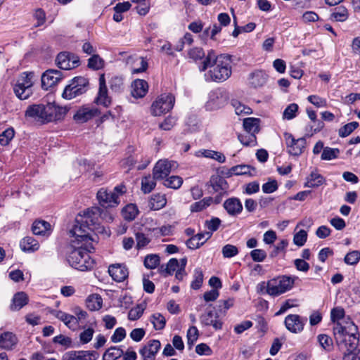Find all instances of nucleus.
Returning <instances> with one entry per match:
<instances>
[{"label": "nucleus", "instance_id": "f257e3e1", "mask_svg": "<svg viewBox=\"0 0 360 360\" xmlns=\"http://www.w3.org/2000/svg\"><path fill=\"white\" fill-rule=\"evenodd\" d=\"M101 219L110 223L113 221L114 217L108 211L101 210L98 207L89 208L84 211L79 218L75 219V224L70 230V234L82 241L92 240L91 232H101L103 229L101 226Z\"/></svg>", "mask_w": 360, "mask_h": 360}, {"label": "nucleus", "instance_id": "f03ea898", "mask_svg": "<svg viewBox=\"0 0 360 360\" xmlns=\"http://www.w3.org/2000/svg\"><path fill=\"white\" fill-rule=\"evenodd\" d=\"M231 56L228 54L217 55L214 50H210L201 65L199 66L200 72L210 70L205 74L207 82L217 83L227 80L231 75Z\"/></svg>", "mask_w": 360, "mask_h": 360}, {"label": "nucleus", "instance_id": "7ed1b4c3", "mask_svg": "<svg viewBox=\"0 0 360 360\" xmlns=\"http://www.w3.org/2000/svg\"><path fill=\"white\" fill-rule=\"evenodd\" d=\"M67 112L65 108L56 105L54 103L30 105L25 117L41 124H46L63 118Z\"/></svg>", "mask_w": 360, "mask_h": 360}, {"label": "nucleus", "instance_id": "20e7f679", "mask_svg": "<svg viewBox=\"0 0 360 360\" xmlns=\"http://www.w3.org/2000/svg\"><path fill=\"white\" fill-rule=\"evenodd\" d=\"M70 237L74 239L71 240V245L68 249L67 261L69 264L79 271H84L91 269L94 267V260L91 258L86 247H83L89 241L77 240L76 237Z\"/></svg>", "mask_w": 360, "mask_h": 360}, {"label": "nucleus", "instance_id": "39448f33", "mask_svg": "<svg viewBox=\"0 0 360 360\" xmlns=\"http://www.w3.org/2000/svg\"><path fill=\"white\" fill-rule=\"evenodd\" d=\"M334 336L339 349L344 355V360H359L356 353L359 338L356 334L348 333L346 327L338 323L334 328Z\"/></svg>", "mask_w": 360, "mask_h": 360}, {"label": "nucleus", "instance_id": "423d86ee", "mask_svg": "<svg viewBox=\"0 0 360 360\" xmlns=\"http://www.w3.org/2000/svg\"><path fill=\"white\" fill-rule=\"evenodd\" d=\"M298 278L297 276H280L266 283V292L271 297H278L290 290Z\"/></svg>", "mask_w": 360, "mask_h": 360}, {"label": "nucleus", "instance_id": "0eeeda50", "mask_svg": "<svg viewBox=\"0 0 360 360\" xmlns=\"http://www.w3.org/2000/svg\"><path fill=\"white\" fill-rule=\"evenodd\" d=\"M33 72H24L20 74L13 86L16 96L20 100L27 99L32 94Z\"/></svg>", "mask_w": 360, "mask_h": 360}, {"label": "nucleus", "instance_id": "6e6552de", "mask_svg": "<svg viewBox=\"0 0 360 360\" xmlns=\"http://www.w3.org/2000/svg\"><path fill=\"white\" fill-rule=\"evenodd\" d=\"M89 89V80L84 77H75L70 80L63 92V97L65 99H72L85 94Z\"/></svg>", "mask_w": 360, "mask_h": 360}, {"label": "nucleus", "instance_id": "1a4fd4ad", "mask_svg": "<svg viewBox=\"0 0 360 360\" xmlns=\"http://www.w3.org/2000/svg\"><path fill=\"white\" fill-rule=\"evenodd\" d=\"M175 98L171 94H163L158 96L151 105V113L154 116H160L171 110L174 105Z\"/></svg>", "mask_w": 360, "mask_h": 360}, {"label": "nucleus", "instance_id": "9d476101", "mask_svg": "<svg viewBox=\"0 0 360 360\" xmlns=\"http://www.w3.org/2000/svg\"><path fill=\"white\" fill-rule=\"evenodd\" d=\"M287 152L292 156L298 157L304 151L307 146L305 137L295 139L292 134L285 132L283 134Z\"/></svg>", "mask_w": 360, "mask_h": 360}, {"label": "nucleus", "instance_id": "9b49d317", "mask_svg": "<svg viewBox=\"0 0 360 360\" xmlns=\"http://www.w3.org/2000/svg\"><path fill=\"white\" fill-rule=\"evenodd\" d=\"M56 63L60 69L69 70L78 67L80 65V61L77 55L63 51L58 54Z\"/></svg>", "mask_w": 360, "mask_h": 360}, {"label": "nucleus", "instance_id": "f8f14e48", "mask_svg": "<svg viewBox=\"0 0 360 360\" xmlns=\"http://www.w3.org/2000/svg\"><path fill=\"white\" fill-rule=\"evenodd\" d=\"M226 103V96L224 91L220 89H216L209 93L205 108L207 110H214L223 107Z\"/></svg>", "mask_w": 360, "mask_h": 360}, {"label": "nucleus", "instance_id": "ddd939ff", "mask_svg": "<svg viewBox=\"0 0 360 360\" xmlns=\"http://www.w3.org/2000/svg\"><path fill=\"white\" fill-rule=\"evenodd\" d=\"M176 167L177 163L176 162L160 160L155 164L153 170V175L156 180L163 179Z\"/></svg>", "mask_w": 360, "mask_h": 360}, {"label": "nucleus", "instance_id": "4468645a", "mask_svg": "<svg viewBox=\"0 0 360 360\" xmlns=\"http://www.w3.org/2000/svg\"><path fill=\"white\" fill-rule=\"evenodd\" d=\"M95 101L98 105H101L106 108L112 103V98L108 94L104 74L101 75L99 77L98 92Z\"/></svg>", "mask_w": 360, "mask_h": 360}, {"label": "nucleus", "instance_id": "2eb2a0df", "mask_svg": "<svg viewBox=\"0 0 360 360\" xmlns=\"http://www.w3.org/2000/svg\"><path fill=\"white\" fill-rule=\"evenodd\" d=\"M63 73L57 70L49 69L43 73L41 76V86L43 89H49L57 84L63 78Z\"/></svg>", "mask_w": 360, "mask_h": 360}, {"label": "nucleus", "instance_id": "dca6fc26", "mask_svg": "<svg viewBox=\"0 0 360 360\" xmlns=\"http://www.w3.org/2000/svg\"><path fill=\"white\" fill-rule=\"evenodd\" d=\"M307 320V318H302L297 314H289L285 317L284 323L289 331L298 333L303 330Z\"/></svg>", "mask_w": 360, "mask_h": 360}, {"label": "nucleus", "instance_id": "f3484780", "mask_svg": "<svg viewBox=\"0 0 360 360\" xmlns=\"http://www.w3.org/2000/svg\"><path fill=\"white\" fill-rule=\"evenodd\" d=\"M99 204L103 207H115L119 204L118 195L115 192H108L100 189L96 195Z\"/></svg>", "mask_w": 360, "mask_h": 360}, {"label": "nucleus", "instance_id": "a211bd4d", "mask_svg": "<svg viewBox=\"0 0 360 360\" xmlns=\"http://www.w3.org/2000/svg\"><path fill=\"white\" fill-rule=\"evenodd\" d=\"M99 110L94 107L83 105L79 108L73 116L74 120L78 123H84L94 117L98 116Z\"/></svg>", "mask_w": 360, "mask_h": 360}, {"label": "nucleus", "instance_id": "6ab92c4d", "mask_svg": "<svg viewBox=\"0 0 360 360\" xmlns=\"http://www.w3.org/2000/svg\"><path fill=\"white\" fill-rule=\"evenodd\" d=\"M108 273L117 282H122L128 278L129 271L124 264H113L109 266Z\"/></svg>", "mask_w": 360, "mask_h": 360}, {"label": "nucleus", "instance_id": "aec40b11", "mask_svg": "<svg viewBox=\"0 0 360 360\" xmlns=\"http://www.w3.org/2000/svg\"><path fill=\"white\" fill-rule=\"evenodd\" d=\"M18 342L17 336L11 332H4L0 334V348L5 350H12Z\"/></svg>", "mask_w": 360, "mask_h": 360}, {"label": "nucleus", "instance_id": "412c9836", "mask_svg": "<svg viewBox=\"0 0 360 360\" xmlns=\"http://www.w3.org/2000/svg\"><path fill=\"white\" fill-rule=\"evenodd\" d=\"M223 206L228 214L231 216L238 215L243 210V205L240 200L234 197L226 200Z\"/></svg>", "mask_w": 360, "mask_h": 360}, {"label": "nucleus", "instance_id": "4be33fe9", "mask_svg": "<svg viewBox=\"0 0 360 360\" xmlns=\"http://www.w3.org/2000/svg\"><path fill=\"white\" fill-rule=\"evenodd\" d=\"M217 318V314L210 310L200 316V321L204 326H212L215 330H219L222 328V322Z\"/></svg>", "mask_w": 360, "mask_h": 360}, {"label": "nucleus", "instance_id": "5701e85b", "mask_svg": "<svg viewBox=\"0 0 360 360\" xmlns=\"http://www.w3.org/2000/svg\"><path fill=\"white\" fill-rule=\"evenodd\" d=\"M160 347L161 344L159 340H152L140 349L139 353L141 356H146L148 358H155Z\"/></svg>", "mask_w": 360, "mask_h": 360}, {"label": "nucleus", "instance_id": "b1692460", "mask_svg": "<svg viewBox=\"0 0 360 360\" xmlns=\"http://www.w3.org/2000/svg\"><path fill=\"white\" fill-rule=\"evenodd\" d=\"M248 80L251 86L261 87L266 82L267 75L262 70H255L249 75Z\"/></svg>", "mask_w": 360, "mask_h": 360}, {"label": "nucleus", "instance_id": "393cba45", "mask_svg": "<svg viewBox=\"0 0 360 360\" xmlns=\"http://www.w3.org/2000/svg\"><path fill=\"white\" fill-rule=\"evenodd\" d=\"M131 95L134 98H143L148 90V83L143 79H136L131 84Z\"/></svg>", "mask_w": 360, "mask_h": 360}, {"label": "nucleus", "instance_id": "a878e982", "mask_svg": "<svg viewBox=\"0 0 360 360\" xmlns=\"http://www.w3.org/2000/svg\"><path fill=\"white\" fill-rule=\"evenodd\" d=\"M28 300L25 292H16L13 297L9 308L11 311H18L28 303Z\"/></svg>", "mask_w": 360, "mask_h": 360}, {"label": "nucleus", "instance_id": "bb28decb", "mask_svg": "<svg viewBox=\"0 0 360 360\" xmlns=\"http://www.w3.org/2000/svg\"><path fill=\"white\" fill-rule=\"evenodd\" d=\"M51 224L44 220L35 221L32 227V232L37 236H49L51 233Z\"/></svg>", "mask_w": 360, "mask_h": 360}, {"label": "nucleus", "instance_id": "cd10ccee", "mask_svg": "<svg viewBox=\"0 0 360 360\" xmlns=\"http://www.w3.org/2000/svg\"><path fill=\"white\" fill-rule=\"evenodd\" d=\"M55 316L62 321L71 330H75L78 326V320L73 315L66 314L62 311H57Z\"/></svg>", "mask_w": 360, "mask_h": 360}, {"label": "nucleus", "instance_id": "c85d7f7f", "mask_svg": "<svg viewBox=\"0 0 360 360\" xmlns=\"http://www.w3.org/2000/svg\"><path fill=\"white\" fill-rule=\"evenodd\" d=\"M325 181L326 179L321 174H319L316 171H313L307 177L304 186L307 188H316L323 184Z\"/></svg>", "mask_w": 360, "mask_h": 360}, {"label": "nucleus", "instance_id": "c756f323", "mask_svg": "<svg viewBox=\"0 0 360 360\" xmlns=\"http://www.w3.org/2000/svg\"><path fill=\"white\" fill-rule=\"evenodd\" d=\"M20 246L23 252H34L39 248V242L32 236H27L22 238Z\"/></svg>", "mask_w": 360, "mask_h": 360}, {"label": "nucleus", "instance_id": "7c9ffc66", "mask_svg": "<svg viewBox=\"0 0 360 360\" xmlns=\"http://www.w3.org/2000/svg\"><path fill=\"white\" fill-rule=\"evenodd\" d=\"M166 204L167 199L165 195L157 193L151 196L148 202V207L152 210H159L163 208Z\"/></svg>", "mask_w": 360, "mask_h": 360}, {"label": "nucleus", "instance_id": "2f4dec72", "mask_svg": "<svg viewBox=\"0 0 360 360\" xmlns=\"http://www.w3.org/2000/svg\"><path fill=\"white\" fill-rule=\"evenodd\" d=\"M260 120L255 117H248L243 120V127L248 134L255 135L259 131Z\"/></svg>", "mask_w": 360, "mask_h": 360}, {"label": "nucleus", "instance_id": "473e14b6", "mask_svg": "<svg viewBox=\"0 0 360 360\" xmlns=\"http://www.w3.org/2000/svg\"><path fill=\"white\" fill-rule=\"evenodd\" d=\"M210 183L215 192L226 191L229 188V184L226 179L219 175L212 176Z\"/></svg>", "mask_w": 360, "mask_h": 360}, {"label": "nucleus", "instance_id": "72a5a7b5", "mask_svg": "<svg viewBox=\"0 0 360 360\" xmlns=\"http://www.w3.org/2000/svg\"><path fill=\"white\" fill-rule=\"evenodd\" d=\"M102 304V298L98 294H91L86 300V307L91 311L99 310Z\"/></svg>", "mask_w": 360, "mask_h": 360}, {"label": "nucleus", "instance_id": "f704fd0d", "mask_svg": "<svg viewBox=\"0 0 360 360\" xmlns=\"http://www.w3.org/2000/svg\"><path fill=\"white\" fill-rule=\"evenodd\" d=\"M349 17L348 10L343 6H340L334 9L330 15V20L337 22H345Z\"/></svg>", "mask_w": 360, "mask_h": 360}, {"label": "nucleus", "instance_id": "c9c22d12", "mask_svg": "<svg viewBox=\"0 0 360 360\" xmlns=\"http://www.w3.org/2000/svg\"><path fill=\"white\" fill-rule=\"evenodd\" d=\"M139 214V210L136 205H127L122 210L123 218L128 221L134 220Z\"/></svg>", "mask_w": 360, "mask_h": 360}, {"label": "nucleus", "instance_id": "e433bc0d", "mask_svg": "<svg viewBox=\"0 0 360 360\" xmlns=\"http://www.w3.org/2000/svg\"><path fill=\"white\" fill-rule=\"evenodd\" d=\"M124 354V351L118 347L112 346L105 350L102 360H116Z\"/></svg>", "mask_w": 360, "mask_h": 360}, {"label": "nucleus", "instance_id": "4c0bfd02", "mask_svg": "<svg viewBox=\"0 0 360 360\" xmlns=\"http://www.w3.org/2000/svg\"><path fill=\"white\" fill-rule=\"evenodd\" d=\"M109 86L111 92L115 94H120L124 91L123 78L118 76L112 77L109 80Z\"/></svg>", "mask_w": 360, "mask_h": 360}, {"label": "nucleus", "instance_id": "58836bf2", "mask_svg": "<svg viewBox=\"0 0 360 360\" xmlns=\"http://www.w3.org/2000/svg\"><path fill=\"white\" fill-rule=\"evenodd\" d=\"M205 238V234L198 233L191 237L186 242V246L191 250H195L201 247L205 241H201Z\"/></svg>", "mask_w": 360, "mask_h": 360}, {"label": "nucleus", "instance_id": "ea45409f", "mask_svg": "<svg viewBox=\"0 0 360 360\" xmlns=\"http://www.w3.org/2000/svg\"><path fill=\"white\" fill-rule=\"evenodd\" d=\"M213 201L212 197L204 198L202 200L194 202L191 205V211L192 212H200L209 207Z\"/></svg>", "mask_w": 360, "mask_h": 360}, {"label": "nucleus", "instance_id": "a19ab883", "mask_svg": "<svg viewBox=\"0 0 360 360\" xmlns=\"http://www.w3.org/2000/svg\"><path fill=\"white\" fill-rule=\"evenodd\" d=\"M155 180L154 176H144L141 180V191L144 193H150L156 186Z\"/></svg>", "mask_w": 360, "mask_h": 360}, {"label": "nucleus", "instance_id": "79ce46f5", "mask_svg": "<svg viewBox=\"0 0 360 360\" xmlns=\"http://www.w3.org/2000/svg\"><path fill=\"white\" fill-rule=\"evenodd\" d=\"M150 321L157 330H162L165 327L166 319L160 313H155L151 315Z\"/></svg>", "mask_w": 360, "mask_h": 360}, {"label": "nucleus", "instance_id": "37998d69", "mask_svg": "<svg viewBox=\"0 0 360 360\" xmlns=\"http://www.w3.org/2000/svg\"><path fill=\"white\" fill-rule=\"evenodd\" d=\"M345 309L341 307H335L331 310L330 319L332 322L335 323L333 329L337 326L338 323L342 326V324L340 323V321L343 319L345 318Z\"/></svg>", "mask_w": 360, "mask_h": 360}, {"label": "nucleus", "instance_id": "c03bdc74", "mask_svg": "<svg viewBox=\"0 0 360 360\" xmlns=\"http://www.w3.org/2000/svg\"><path fill=\"white\" fill-rule=\"evenodd\" d=\"M359 126V123L355 121L347 123L339 129L338 135L342 138L347 137L357 129Z\"/></svg>", "mask_w": 360, "mask_h": 360}, {"label": "nucleus", "instance_id": "a18cd8bd", "mask_svg": "<svg viewBox=\"0 0 360 360\" xmlns=\"http://www.w3.org/2000/svg\"><path fill=\"white\" fill-rule=\"evenodd\" d=\"M105 62L98 54H93L88 60V68L94 70L104 67Z\"/></svg>", "mask_w": 360, "mask_h": 360}, {"label": "nucleus", "instance_id": "49530a36", "mask_svg": "<svg viewBox=\"0 0 360 360\" xmlns=\"http://www.w3.org/2000/svg\"><path fill=\"white\" fill-rule=\"evenodd\" d=\"M179 266V261L176 258H172L167 263L165 268H164V266H161L160 271L166 275H172Z\"/></svg>", "mask_w": 360, "mask_h": 360}, {"label": "nucleus", "instance_id": "de8ad7c7", "mask_svg": "<svg viewBox=\"0 0 360 360\" xmlns=\"http://www.w3.org/2000/svg\"><path fill=\"white\" fill-rule=\"evenodd\" d=\"M183 184V179L179 176H171L167 178L164 181V185L170 188L177 189Z\"/></svg>", "mask_w": 360, "mask_h": 360}, {"label": "nucleus", "instance_id": "09e8293b", "mask_svg": "<svg viewBox=\"0 0 360 360\" xmlns=\"http://www.w3.org/2000/svg\"><path fill=\"white\" fill-rule=\"evenodd\" d=\"M144 266L148 269H155L160 264V257L158 255H148L144 259Z\"/></svg>", "mask_w": 360, "mask_h": 360}, {"label": "nucleus", "instance_id": "8fccbe9b", "mask_svg": "<svg viewBox=\"0 0 360 360\" xmlns=\"http://www.w3.org/2000/svg\"><path fill=\"white\" fill-rule=\"evenodd\" d=\"M238 139L245 146H255L257 145V138L253 134L246 133L245 134H240L238 135Z\"/></svg>", "mask_w": 360, "mask_h": 360}, {"label": "nucleus", "instance_id": "3c124183", "mask_svg": "<svg viewBox=\"0 0 360 360\" xmlns=\"http://www.w3.org/2000/svg\"><path fill=\"white\" fill-rule=\"evenodd\" d=\"M201 153L204 157L214 159L220 163H223L226 160V157L220 152L212 150H203Z\"/></svg>", "mask_w": 360, "mask_h": 360}, {"label": "nucleus", "instance_id": "603ef678", "mask_svg": "<svg viewBox=\"0 0 360 360\" xmlns=\"http://www.w3.org/2000/svg\"><path fill=\"white\" fill-rule=\"evenodd\" d=\"M340 150L338 148H332L330 147H326L323 150L321 154V159L323 160H330L335 159L340 154Z\"/></svg>", "mask_w": 360, "mask_h": 360}, {"label": "nucleus", "instance_id": "864d4df0", "mask_svg": "<svg viewBox=\"0 0 360 360\" xmlns=\"http://www.w3.org/2000/svg\"><path fill=\"white\" fill-rule=\"evenodd\" d=\"M193 278L194 279L191 284V287L194 290H198L201 287L203 282V274L200 268L195 269Z\"/></svg>", "mask_w": 360, "mask_h": 360}, {"label": "nucleus", "instance_id": "5fc2aeb1", "mask_svg": "<svg viewBox=\"0 0 360 360\" xmlns=\"http://www.w3.org/2000/svg\"><path fill=\"white\" fill-rule=\"evenodd\" d=\"M77 355V360H96L98 358V353L96 351H78L75 353Z\"/></svg>", "mask_w": 360, "mask_h": 360}, {"label": "nucleus", "instance_id": "6e6d98bb", "mask_svg": "<svg viewBox=\"0 0 360 360\" xmlns=\"http://www.w3.org/2000/svg\"><path fill=\"white\" fill-rule=\"evenodd\" d=\"M299 106L296 103H291L287 106V108L284 110L283 113V119L286 120H292L295 118L297 115V112L298 111Z\"/></svg>", "mask_w": 360, "mask_h": 360}, {"label": "nucleus", "instance_id": "4d7b16f0", "mask_svg": "<svg viewBox=\"0 0 360 360\" xmlns=\"http://www.w3.org/2000/svg\"><path fill=\"white\" fill-rule=\"evenodd\" d=\"M15 131L13 128H8L0 134V144L1 146H7L13 139Z\"/></svg>", "mask_w": 360, "mask_h": 360}, {"label": "nucleus", "instance_id": "13d9d810", "mask_svg": "<svg viewBox=\"0 0 360 360\" xmlns=\"http://www.w3.org/2000/svg\"><path fill=\"white\" fill-rule=\"evenodd\" d=\"M198 330L195 326H191L187 331V344L189 347V349H191L194 342L198 338Z\"/></svg>", "mask_w": 360, "mask_h": 360}, {"label": "nucleus", "instance_id": "bf43d9fd", "mask_svg": "<svg viewBox=\"0 0 360 360\" xmlns=\"http://www.w3.org/2000/svg\"><path fill=\"white\" fill-rule=\"evenodd\" d=\"M188 54L189 58L195 62L203 58L205 59L206 57L203 49L200 47H195L190 49Z\"/></svg>", "mask_w": 360, "mask_h": 360}, {"label": "nucleus", "instance_id": "052dcab7", "mask_svg": "<svg viewBox=\"0 0 360 360\" xmlns=\"http://www.w3.org/2000/svg\"><path fill=\"white\" fill-rule=\"evenodd\" d=\"M231 170L235 172V175H251L250 171L255 170V168L249 165H239L232 167Z\"/></svg>", "mask_w": 360, "mask_h": 360}, {"label": "nucleus", "instance_id": "680f3d73", "mask_svg": "<svg viewBox=\"0 0 360 360\" xmlns=\"http://www.w3.org/2000/svg\"><path fill=\"white\" fill-rule=\"evenodd\" d=\"M360 259V252L358 250L352 251L346 255L344 261L347 264L355 265Z\"/></svg>", "mask_w": 360, "mask_h": 360}, {"label": "nucleus", "instance_id": "e2e57ef3", "mask_svg": "<svg viewBox=\"0 0 360 360\" xmlns=\"http://www.w3.org/2000/svg\"><path fill=\"white\" fill-rule=\"evenodd\" d=\"M222 255L225 258H231L238 255V250L235 245L227 244L222 248Z\"/></svg>", "mask_w": 360, "mask_h": 360}, {"label": "nucleus", "instance_id": "0e129e2a", "mask_svg": "<svg viewBox=\"0 0 360 360\" xmlns=\"http://www.w3.org/2000/svg\"><path fill=\"white\" fill-rule=\"evenodd\" d=\"M318 340L321 347L327 350L330 351L333 348V340L331 338L325 334H321L318 336Z\"/></svg>", "mask_w": 360, "mask_h": 360}, {"label": "nucleus", "instance_id": "69168bd1", "mask_svg": "<svg viewBox=\"0 0 360 360\" xmlns=\"http://www.w3.org/2000/svg\"><path fill=\"white\" fill-rule=\"evenodd\" d=\"M144 307L141 304H138L136 307L132 308L128 313V318L129 320H138L143 314Z\"/></svg>", "mask_w": 360, "mask_h": 360}, {"label": "nucleus", "instance_id": "338daca9", "mask_svg": "<svg viewBox=\"0 0 360 360\" xmlns=\"http://www.w3.org/2000/svg\"><path fill=\"white\" fill-rule=\"evenodd\" d=\"M307 239V233L304 230H300L297 233L295 234L293 237V243L299 246L302 247L303 246Z\"/></svg>", "mask_w": 360, "mask_h": 360}, {"label": "nucleus", "instance_id": "774afa93", "mask_svg": "<svg viewBox=\"0 0 360 360\" xmlns=\"http://www.w3.org/2000/svg\"><path fill=\"white\" fill-rule=\"evenodd\" d=\"M307 100L317 108L327 107L328 105L326 99L316 95L309 96Z\"/></svg>", "mask_w": 360, "mask_h": 360}]
</instances>
